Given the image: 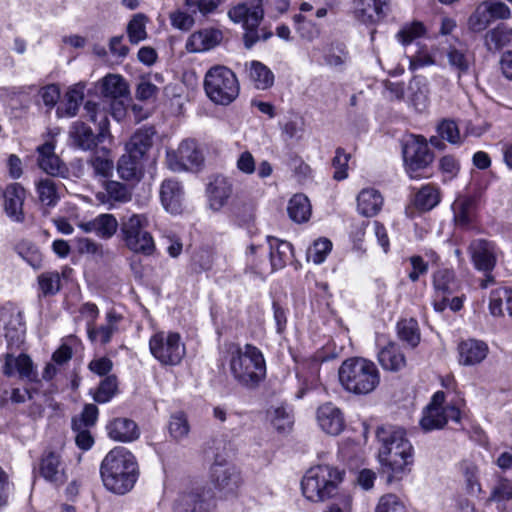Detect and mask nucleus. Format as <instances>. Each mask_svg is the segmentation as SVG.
Wrapping results in <instances>:
<instances>
[{"mask_svg":"<svg viewBox=\"0 0 512 512\" xmlns=\"http://www.w3.org/2000/svg\"><path fill=\"white\" fill-rule=\"evenodd\" d=\"M376 437L381 445L378 455L387 482L401 480L410 471L414 459V449L405 430L384 425L377 429Z\"/></svg>","mask_w":512,"mask_h":512,"instance_id":"nucleus-1","label":"nucleus"},{"mask_svg":"<svg viewBox=\"0 0 512 512\" xmlns=\"http://www.w3.org/2000/svg\"><path fill=\"white\" fill-rule=\"evenodd\" d=\"M135 456L124 447L109 451L101 462L100 475L104 487L117 495L131 491L138 478Z\"/></svg>","mask_w":512,"mask_h":512,"instance_id":"nucleus-2","label":"nucleus"},{"mask_svg":"<svg viewBox=\"0 0 512 512\" xmlns=\"http://www.w3.org/2000/svg\"><path fill=\"white\" fill-rule=\"evenodd\" d=\"M229 369L234 380L246 388H255L266 376L262 352L254 345L234 346L230 350Z\"/></svg>","mask_w":512,"mask_h":512,"instance_id":"nucleus-3","label":"nucleus"},{"mask_svg":"<svg viewBox=\"0 0 512 512\" xmlns=\"http://www.w3.org/2000/svg\"><path fill=\"white\" fill-rule=\"evenodd\" d=\"M341 386L349 393L367 395L380 384V372L374 362L353 357L342 362L338 370Z\"/></svg>","mask_w":512,"mask_h":512,"instance_id":"nucleus-4","label":"nucleus"},{"mask_svg":"<svg viewBox=\"0 0 512 512\" xmlns=\"http://www.w3.org/2000/svg\"><path fill=\"white\" fill-rule=\"evenodd\" d=\"M342 481V473L329 465L311 467L302 478L304 497L311 502H324L335 495Z\"/></svg>","mask_w":512,"mask_h":512,"instance_id":"nucleus-5","label":"nucleus"},{"mask_svg":"<svg viewBox=\"0 0 512 512\" xmlns=\"http://www.w3.org/2000/svg\"><path fill=\"white\" fill-rule=\"evenodd\" d=\"M204 90L214 104L227 106L238 97L240 85L231 69L215 65L205 74Z\"/></svg>","mask_w":512,"mask_h":512,"instance_id":"nucleus-6","label":"nucleus"},{"mask_svg":"<svg viewBox=\"0 0 512 512\" xmlns=\"http://www.w3.org/2000/svg\"><path fill=\"white\" fill-rule=\"evenodd\" d=\"M84 109L92 122H98L99 133L95 135L92 129L85 123L75 122L70 127L69 137L74 147L87 151L96 147L98 142H102L109 134V121L106 113L99 111L98 105L94 102L87 101Z\"/></svg>","mask_w":512,"mask_h":512,"instance_id":"nucleus-7","label":"nucleus"},{"mask_svg":"<svg viewBox=\"0 0 512 512\" xmlns=\"http://www.w3.org/2000/svg\"><path fill=\"white\" fill-rule=\"evenodd\" d=\"M149 220L146 214H131L121 218L120 230L125 245L135 253L152 255L155 243L152 235L146 230Z\"/></svg>","mask_w":512,"mask_h":512,"instance_id":"nucleus-8","label":"nucleus"},{"mask_svg":"<svg viewBox=\"0 0 512 512\" xmlns=\"http://www.w3.org/2000/svg\"><path fill=\"white\" fill-rule=\"evenodd\" d=\"M266 0H247L232 7L228 11L229 19L242 24L245 30L243 40L245 47L250 49L259 41L258 26L264 17V3Z\"/></svg>","mask_w":512,"mask_h":512,"instance_id":"nucleus-9","label":"nucleus"},{"mask_svg":"<svg viewBox=\"0 0 512 512\" xmlns=\"http://www.w3.org/2000/svg\"><path fill=\"white\" fill-rule=\"evenodd\" d=\"M402 156L405 171L412 179L424 177L434 159L426 139L416 135H410L403 141Z\"/></svg>","mask_w":512,"mask_h":512,"instance_id":"nucleus-10","label":"nucleus"},{"mask_svg":"<svg viewBox=\"0 0 512 512\" xmlns=\"http://www.w3.org/2000/svg\"><path fill=\"white\" fill-rule=\"evenodd\" d=\"M444 402V392L438 391L433 395L420 420V425L424 431L441 429L449 420L460 421V405L463 403V399L453 401L446 406H443Z\"/></svg>","mask_w":512,"mask_h":512,"instance_id":"nucleus-11","label":"nucleus"},{"mask_svg":"<svg viewBox=\"0 0 512 512\" xmlns=\"http://www.w3.org/2000/svg\"><path fill=\"white\" fill-rule=\"evenodd\" d=\"M149 349L153 357L165 366L178 365L186 354L181 335L172 331L155 333L149 340Z\"/></svg>","mask_w":512,"mask_h":512,"instance_id":"nucleus-12","label":"nucleus"},{"mask_svg":"<svg viewBox=\"0 0 512 512\" xmlns=\"http://www.w3.org/2000/svg\"><path fill=\"white\" fill-rule=\"evenodd\" d=\"M210 481L223 496H234L243 483L239 469L221 456H216L210 467Z\"/></svg>","mask_w":512,"mask_h":512,"instance_id":"nucleus-13","label":"nucleus"},{"mask_svg":"<svg viewBox=\"0 0 512 512\" xmlns=\"http://www.w3.org/2000/svg\"><path fill=\"white\" fill-rule=\"evenodd\" d=\"M432 304L436 312H443L448 305L449 297L458 292L461 283L454 270L439 268L432 274Z\"/></svg>","mask_w":512,"mask_h":512,"instance_id":"nucleus-14","label":"nucleus"},{"mask_svg":"<svg viewBox=\"0 0 512 512\" xmlns=\"http://www.w3.org/2000/svg\"><path fill=\"white\" fill-rule=\"evenodd\" d=\"M203 159L197 143L191 139L183 140L176 150L170 149L166 152L167 167L174 172L199 167Z\"/></svg>","mask_w":512,"mask_h":512,"instance_id":"nucleus-15","label":"nucleus"},{"mask_svg":"<svg viewBox=\"0 0 512 512\" xmlns=\"http://www.w3.org/2000/svg\"><path fill=\"white\" fill-rule=\"evenodd\" d=\"M390 0H353L352 12L361 23L373 25L381 22L387 15Z\"/></svg>","mask_w":512,"mask_h":512,"instance_id":"nucleus-16","label":"nucleus"},{"mask_svg":"<svg viewBox=\"0 0 512 512\" xmlns=\"http://www.w3.org/2000/svg\"><path fill=\"white\" fill-rule=\"evenodd\" d=\"M469 252L475 268L491 272L496 265V246L493 242L477 239L471 242Z\"/></svg>","mask_w":512,"mask_h":512,"instance_id":"nucleus-17","label":"nucleus"},{"mask_svg":"<svg viewBox=\"0 0 512 512\" xmlns=\"http://www.w3.org/2000/svg\"><path fill=\"white\" fill-rule=\"evenodd\" d=\"M316 419L319 427L329 435H339L345 428L343 413L331 402L318 407Z\"/></svg>","mask_w":512,"mask_h":512,"instance_id":"nucleus-18","label":"nucleus"},{"mask_svg":"<svg viewBox=\"0 0 512 512\" xmlns=\"http://www.w3.org/2000/svg\"><path fill=\"white\" fill-rule=\"evenodd\" d=\"M26 198L25 189L19 183H11L3 192V208L6 215L14 222L24 221L23 204Z\"/></svg>","mask_w":512,"mask_h":512,"instance_id":"nucleus-19","label":"nucleus"},{"mask_svg":"<svg viewBox=\"0 0 512 512\" xmlns=\"http://www.w3.org/2000/svg\"><path fill=\"white\" fill-rule=\"evenodd\" d=\"M119 225L116 217L109 213H102L91 220L78 223V227L83 232L95 234L103 240L112 238L116 234Z\"/></svg>","mask_w":512,"mask_h":512,"instance_id":"nucleus-20","label":"nucleus"},{"mask_svg":"<svg viewBox=\"0 0 512 512\" xmlns=\"http://www.w3.org/2000/svg\"><path fill=\"white\" fill-rule=\"evenodd\" d=\"M55 142L47 140L38 146V165L47 174L52 176H65L68 169L65 163L55 154Z\"/></svg>","mask_w":512,"mask_h":512,"instance_id":"nucleus-21","label":"nucleus"},{"mask_svg":"<svg viewBox=\"0 0 512 512\" xmlns=\"http://www.w3.org/2000/svg\"><path fill=\"white\" fill-rule=\"evenodd\" d=\"M215 500L209 491L191 492L182 495L175 506V512H213Z\"/></svg>","mask_w":512,"mask_h":512,"instance_id":"nucleus-22","label":"nucleus"},{"mask_svg":"<svg viewBox=\"0 0 512 512\" xmlns=\"http://www.w3.org/2000/svg\"><path fill=\"white\" fill-rule=\"evenodd\" d=\"M95 197L99 203L112 209L116 204L129 202L132 198V190L123 183L110 180L104 182L103 190L97 192Z\"/></svg>","mask_w":512,"mask_h":512,"instance_id":"nucleus-23","label":"nucleus"},{"mask_svg":"<svg viewBox=\"0 0 512 512\" xmlns=\"http://www.w3.org/2000/svg\"><path fill=\"white\" fill-rule=\"evenodd\" d=\"M209 208L215 212L220 211L230 199L233 193V185L224 176H216L207 187Z\"/></svg>","mask_w":512,"mask_h":512,"instance_id":"nucleus-24","label":"nucleus"},{"mask_svg":"<svg viewBox=\"0 0 512 512\" xmlns=\"http://www.w3.org/2000/svg\"><path fill=\"white\" fill-rule=\"evenodd\" d=\"M3 373L9 377L17 373L20 378L28 381H35L37 378V371L33 361L26 354H20L18 357H15L12 353H7L5 355Z\"/></svg>","mask_w":512,"mask_h":512,"instance_id":"nucleus-25","label":"nucleus"},{"mask_svg":"<svg viewBox=\"0 0 512 512\" xmlns=\"http://www.w3.org/2000/svg\"><path fill=\"white\" fill-rule=\"evenodd\" d=\"M183 187L175 179H166L160 187V199L164 209L171 214H178L182 209Z\"/></svg>","mask_w":512,"mask_h":512,"instance_id":"nucleus-26","label":"nucleus"},{"mask_svg":"<svg viewBox=\"0 0 512 512\" xmlns=\"http://www.w3.org/2000/svg\"><path fill=\"white\" fill-rule=\"evenodd\" d=\"M39 473L48 482L56 485L62 484L65 477V468L59 454L46 452L40 459Z\"/></svg>","mask_w":512,"mask_h":512,"instance_id":"nucleus-27","label":"nucleus"},{"mask_svg":"<svg viewBox=\"0 0 512 512\" xmlns=\"http://www.w3.org/2000/svg\"><path fill=\"white\" fill-rule=\"evenodd\" d=\"M488 346L483 341L468 339L458 346L459 363L464 366H473L481 363L488 354Z\"/></svg>","mask_w":512,"mask_h":512,"instance_id":"nucleus-28","label":"nucleus"},{"mask_svg":"<svg viewBox=\"0 0 512 512\" xmlns=\"http://www.w3.org/2000/svg\"><path fill=\"white\" fill-rule=\"evenodd\" d=\"M222 40V32L217 29H204L191 34L186 49L191 53L204 52L214 48Z\"/></svg>","mask_w":512,"mask_h":512,"instance_id":"nucleus-29","label":"nucleus"},{"mask_svg":"<svg viewBox=\"0 0 512 512\" xmlns=\"http://www.w3.org/2000/svg\"><path fill=\"white\" fill-rule=\"evenodd\" d=\"M108 435L118 442H133L140 436L137 424L128 418H116L107 425Z\"/></svg>","mask_w":512,"mask_h":512,"instance_id":"nucleus-30","label":"nucleus"},{"mask_svg":"<svg viewBox=\"0 0 512 512\" xmlns=\"http://www.w3.org/2000/svg\"><path fill=\"white\" fill-rule=\"evenodd\" d=\"M122 320V316L114 310H110L106 314V323L98 328L91 326L87 327V334L91 341L99 342L103 345L109 343L112 336L118 332V324Z\"/></svg>","mask_w":512,"mask_h":512,"instance_id":"nucleus-31","label":"nucleus"},{"mask_svg":"<svg viewBox=\"0 0 512 512\" xmlns=\"http://www.w3.org/2000/svg\"><path fill=\"white\" fill-rule=\"evenodd\" d=\"M428 80L420 75L414 76L408 85V101L418 112L425 111L429 106Z\"/></svg>","mask_w":512,"mask_h":512,"instance_id":"nucleus-32","label":"nucleus"},{"mask_svg":"<svg viewBox=\"0 0 512 512\" xmlns=\"http://www.w3.org/2000/svg\"><path fill=\"white\" fill-rule=\"evenodd\" d=\"M271 270L283 268L293 256L292 245L275 237H267Z\"/></svg>","mask_w":512,"mask_h":512,"instance_id":"nucleus-33","label":"nucleus"},{"mask_svg":"<svg viewBox=\"0 0 512 512\" xmlns=\"http://www.w3.org/2000/svg\"><path fill=\"white\" fill-rule=\"evenodd\" d=\"M382 205V195L373 188L363 189L358 194L357 209L365 217L375 216L381 210Z\"/></svg>","mask_w":512,"mask_h":512,"instance_id":"nucleus-34","label":"nucleus"},{"mask_svg":"<svg viewBox=\"0 0 512 512\" xmlns=\"http://www.w3.org/2000/svg\"><path fill=\"white\" fill-rule=\"evenodd\" d=\"M249 80L253 83L255 88L266 90L274 84L273 72L260 61H250L245 64Z\"/></svg>","mask_w":512,"mask_h":512,"instance_id":"nucleus-35","label":"nucleus"},{"mask_svg":"<svg viewBox=\"0 0 512 512\" xmlns=\"http://www.w3.org/2000/svg\"><path fill=\"white\" fill-rule=\"evenodd\" d=\"M378 361L383 369L389 371H399L406 364L404 354L394 342H389L379 350Z\"/></svg>","mask_w":512,"mask_h":512,"instance_id":"nucleus-36","label":"nucleus"},{"mask_svg":"<svg viewBox=\"0 0 512 512\" xmlns=\"http://www.w3.org/2000/svg\"><path fill=\"white\" fill-rule=\"evenodd\" d=\"M154 134L152 127L138 129L126 144V151L142 158L151 148Z\"/></svg>","mask_w":512,"mask_h":512,"instance_id":"nucleus-37","label":"nucleus"},{"mask_svg":"<svg viewBox=\"0 0 512 512\" xmlns=\"http://www.w3.org/2000/svg\"><path fill=\"white\" fill-rule=\"evenodd\" d=\"M489 310L493 316H512V290L499 287L490 294Z\"/></svg>","mask_w":512,"mask_h":512,"instance_id":"nucleus-38","label":"nucleus"},{"mask_svg":"<svg viewBox=\"0 0 512 512\" xmlns=\"http://www.w3.org/2000/svg\"><path fill=\"white\" fill-rule=\"evenodd\" d=\"M454 220L460 227H468L475 219V201L469 197L458 198L453 206Z\"/></svg>","mask_w":512,"mask_h":512,"instance_id":"nucleus-39","label":"nucleus"},{"mask_svg":"<svg viewBox=\"0 0 512 512\" xmlns=\"http://www.w3.org/2000/svg\"><path fill=\"white\" fill-rule=\"evenodd\" d=\"M287 211L289 217L296 223H303L311 216V204L304 194H295L289 201Z\"/></svg>","mask_w":512,"mask_h":512,"instance_id":"nucleus-40","label":"nucleus"},{"mask_svg":"<svg viewBox=\"0 0 512 512\" xmlns=\"http://www.w3.org/2000/svg\"><path fill=\"white\" fill-rule=\"evenodd\" d=\"M84 98V85L76 84L71 87L66 95L63 106L57 109L59 116L73 117L77 114L80 104Z\"/></svg>","mask_w":512,"mask_h":512,"instance_id":"nucleus-41","label":"nucleus"},{"mask_svg":"<svg viewBox=\"0 0 512 512\" xmlns=\"http://www.w3.org/2000/svg\"><path fill=\"white\" fill-rule=\"evenodd\" d=\"M101 93L104 97L118 100L127 95L128 87L120 75L108 74L101 80Z\"/></svg>","mask_w":512,"mask_h":512,"instance_id":"nucleus-42","label":"nucleus"},{"mask_svg":"<svg viewBox=\"0 0 512 512\" xmlns=\"http://www.w3.org/2000/svg\"><path fill=\"white\" fill-rule=\"evenodd\" d=\"M485 43L489 50H500L512 43V28L498 25L485 35Z\"/></svg>","mask_w":512,"mask_h":512,"instance_id":"nucleus-43","label":"nucleus"},{"mask_svg":"<svg viewBox=\"0 0 512 512\" xmlns=\"http://www.w3.org/2000/svg\"><path fill=\"white\" fill-rule=\"evenodd\" d=\"M59 189L58 183L49 178L41 179L36 185L40 202L51 207L55 206L60 199Z\"/></svg>","mask_w":512,"mask_h":512,"instance_id":"nucleus-44","label":"nucleus"},{"mask_svg":"<svg viewBox=\"0 0 512 512\" xmlns=\"http://www.w3.org/2000/svg\"><path fill=\"white\" fill-rule=\"evenodd\" d=\"M140 157L127 152L121 156L117 165V172L124 180H136L141 174Z\"/></svg>","mask_w":512,"mask_h":512,"instance_id":"nucleus-45","label":"nucleus"},{"mask_svg":"<svg viewBox=\"0 0 512 512\" xmlns=\"http://www.w3.org/2000/svg\"><path fill=\"white\" fill-rule=\"evenodd\" d=\"M440 202V193L433 185L423 186L414 197V205L422 211L433 209Z\"/></svg>","mask_w":512,"mask_h":512,"instance_id":"nucleus-46","label":"nucleus"},{"mask_svg":"<svg viewBox=\"0 0 512 512\" xmlns=\"http://www.w3.org/2000/svg\"><path fill=\"white\" fill-rule=\"evenodd\" d=\"M397 332L399 338L411 347H416L420 342L418 323L412 318L399 321Z\"/></svg>","mask_w":512,"mask_h":512,"instance_id":"nucleus-47","label":"nucleus"},{"mask_svg":"<svg viewBox=\"0 0 512 512\" xmlns=\"http://www.w3.org/2000/svg\"><path fill=\"white\" fill-rule=\"evenodd\" d=\"M293 20L295 30L302 40L312 42L320 36V28L317 24L307 20L302 14H296Z\"/></svg>","mask_w":512,"mask_h":512,"instance_id":"nucleus-48","label":"nucleus"},{"mask_svg":"<svg viewBox=\"0 0 512 512\" xmlns=\"http://www.w3.org/2000/svg\"><path fill=\"white\" fill-rule=\"evenodd\" d=\"M146 22L147 17L142 13L135 14L129 21L127 34L132 44H138L147 37Z\"/></svg>","mask_w":512,"mask_h":512,"instance_id":"nucleus-49","label":"nucleus"},{"mask_svg":"<svg viewBox=\"0 0 512 512\" xmlns=\"http://www.w3.org/2000/svg\"><path fill=\"white\" fill-rule=\"evenodd\" d=\"M118 388V381L115 375H108L103 379L93 393V399L97 403H106L116 394Z\"/></svg>","mask_w":512,"mask_h":512,"instance_id":"nucleus-50","label":"nucleus"},{"mask_svg":"<svg viewBox=\"0 0 512 512\" xmlns=\"http://www.w3.org/2000/svg\"><path fill=\"white\" fill-rule=\"evenodd\" d=\"M492 21L484 1L481 2L468 19V27L473 32H481Z\"/></svg>","mask_w":512,"mask_h":512,"instance_id":"nucleus-51","label":"nucleus"},{"mask_svg":"<svg viewBox=\"0 0 512 512\" xmlns=\"http://www.w3.org/2000/svg\"><path fill=\"white\" fill-rule=\"evenodd\" d=\"M0 321L3 322L4 329L25 328L22 312L11 304L0 309Z\"/></svg>","mask_w":512,"mask_h":512,"instance_id":"nucleus-52","label":"nucleus"},{"mask_svg":"<svg viewBox=\"0 0 512 512\" xmlns=\"http://www.w3.org/2000/svg\"><path fill=\"white\" fill-rule=\"evenodd\" d=\"M332 249V242L327 238L316 240L307 251V259L314 264H321Z\"/></svg>","mask_w":512,"mask_h":512,"instance_id":"nucleus-53","label":"nucleus"},{"mask_svg":"<svg viewBox=\"0 0 512 512\" xmlns=\"http://www.w3.org/2000/svg\"><path fill=\"white\" fill-rule=\"evenodd\" d=\"M168 428L170 435L176 440L186 438L190 431L188 419L182 412L175 413L171 416Z\"/></svg>","mask_w":512,"mask_h":512,"instance_id":"nucleus-54","label":"nucleus"},{"mask_svg":"<svg viewBox=\"0 0 512 512\" xmlns=\"http://www.w3.org/2000/svg\"><path fill=\"white\" fill-rule=\"evenodd\" d=\"M447 58L450 66L458 72L459 77L468 71L470 59L463 49L450 48L447 52Z\"/></svg>","mask_w":512,"mask_h":512,"instance_id":"nucleus-55","label":"nucleus"},{"mask_svg":"<svg viewBox=\"0 0 512 512\" xmlns=\"http://www.w3.org/2000/svg\"><path fill=\"white\" fill-rule=\"evenodd\" d=\"M39 288L44 296L55 295L61 287L59 273L46 272L38 277Z\"/></svg>","mask_w":512,"mask_h":512,"instance_id":"nucleus-56","label":"nucleus"},{"mask_svg":"<svg viewBox=\"0 0 512 512\" xmlns=\"http://www.w3.org/2000/svg\"><path fill=\"white\" fill-rule=\"evenodd\" d=\"M437 132L442 139L447 140L451 144H460L462 141L459 128L453 120L443 119L437 125Z\"/></svg>","mask_w":512,"mask_h":512,"instance_id":"nucleus-57","label":"nucleus"},{"mask_svg":"<svg viewBox=\"0 0 512 512\" xmlns=\"http://www.w3.org/2000/svg\"><path fill=\"white\" fill-rule=\"evenodd\" d=\"M18 254L33 268L41 266L42 257L38 248L29 242H21L16 247Z\"/></svg>","mask_w":512,"mask_h":512,"instance_id":"nucleus-58","label":"nucleus"},{"mask_svg":"<svg viewBox=\"0 0 512 512\" xmlns=\"http://www.w3.org/2000/svg\"><path fill=\"white\" fill-rule=\"evenodd\" d=\"M190 10H191V13L182 11L180 9L171 12L169 15L171 25L174 28L179 29V30H183V31L190 30L195 23L193 14L196 13V9L192 8Z\"/></svg>","mask_w":512,"mask_h":512,"instance_id":"nucleus-59","label":"nucleus"},{"mask_svg":"<svg viewBox=\"0 0 512 512\" xmlns=\"http://www.w3.org/2000/svg\"><path fill=\"white\" fill-rule=\"evenodd\" d=\"M424 33V25L421 22L414 21L411 24L403 26L397 33V38L403 45H408L414 39L421 37Z\"/></svg>","mask_w":512,"mask_h":512,"instance_id":"nucleus-60","label":"nucleus"},{"mask_svg":"<svg viewBox=\"0 0 512 512\" xmlns=\"http://www.w3.org/2000/svg\"><path fill=\"white\" fill-rule=\"evenodd\" d=\"M261 249L260 246L251 244L247 249V271L262 277L265 274V261L257 259V253Z\"/></svg>","mask_w":512,"mask_h":512,"instance_id":"nucleus-61","label":"nucleus"},{"mask_svg":"<svg viewBox=\"0 0 512 512\" xmlns=\"http://www.w3.org/2000/svg\"><path fill=\"white\" fill-rule=\"evenodd\" d=\"M375 512H407V510L396 495L386 494L379 499Z\"/></svg>","mask_w":512,"mask_h":512,"instance_id":"nucleus-62","label":"nucleus"},{"mask_svg":"<svg viewBox=\"0 0 512 512\" xmlns=\"http://www.w3.org/2000/svg\"><path fill=\"white\" fill-rule=\"evenodd\" d=\"M350 155L345 153L342 148L336 150L335 156L332 160V165L335 168L333 178L341 181L347 178V167Z\"/></svg>","mask_w":512,"mask_h":512,"instance_id":"nucleus-63","label":"nucleus"},{"mask_svg":"<svg viewBox=\"0 0 512 512\" xmlns=\"http://www.w3.org/2000/svg\"><path fill=\"white\" fill-rule=\"evenodd\" d=\"M512 498V484L507 479H499L492 489L490 500L496 502L508 501Z\"/></svg>","mask_w":512,"mask_h":512,"instance_id":"nucleus-64","label":"nucleus"}]
</instances>
